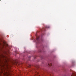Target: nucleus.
I'll list each match as a JSON object with an SVG mask.
<instances>
[{
	"mask_svg": "<svg viewBox=\"0 0 76 76\" xmlns=\"http://www.w3.org/2000/svg\"><path fill=\"white\" fill-rule=\"evenodd\" d=\"M2 47V48H6V45H5V44L3 45Z\"/></svg>",
	"mask_w": 76,
	"mask_h": 76,
	"instance_id": "obj_2",
	"label": "nucleus"
},
{
	"mask_svg": "<svg viewBox=\"0 0 76 76\" xmlns=\"http://www.w3.org/2000/svg\"><path fill=\"white\" fill-rule=\"evenodd\" d=\"M0 45H1V44H0Z\"/></svg>",
	"mask_w": 76,
	"mask_h": 76,
	"instance_id": "obj_11",
	"label": "nucleus"
},
{
	"mask_svg": "<svg viewBox=\"0 0 76 76\" xmlns=\"http://www.w3.org/2000/svg\"><path fill=\"white\" fill-rule=\"evenodd\" d=\"M29 58L31 57V56L29 57Z\"/></svg>",
	"mask_w": 76,
	"mask_h": 76,
	"instance_id": "obj_10",
	"label": "nucleus"
},
{
	"mask_svg": "<svg viewBox=\"0 0 76 76\" xmlns=\"http://www.w3.org/2000/svg\"><path fill=\"white\" fill-rule=\"evenodd\" d=\"M5 65L3 64V63H1V64H0V68L1 70L0 71V76H7V72H6L4 71V66Z\"/></svg>",
	"mask_w": 76,
	"mask_h": 76,
	"instance_id": "obj_1",
	"label": "nucleus"
},
{
	"mask_svg": "<svg viewBox=\"0 0 76 76\" xmlns=\"http://www.w3.org/2000/svg\"><path fill=\"white\" fill-rule=\"evenodd\" d=\"M7 47H8V45H7Z\"/></svg>",
	"mask_w": 76,
	"mask_h": 76,
	"instance_id": "obj_8",
	"label": "nucleus"
},
{
	"mask_svg": "<svg viewBox=\"0 0 76 76\" xmlns=\"http://www.w3.org/2000/svg\"><path fill=\"white\" fill-rule=\"evenodd\" d=\"M46 28H49V27H47H47H46Z\"/></svg>",
	"mask_w": 76,
	"mask_h": 76,
	"instance_id": "obj_6",
	"label": "nucleus"
},
{
	"mask_svg": "<svg viewBox=\"0 0 76 76\" xmlns=\"http://www.w3.org/2000/svg\"><path fill=\"white\" fill-rule=\"evenodd\" d=\"M36 40L37 41H39V37H37Z\"/></svg>",
	"mask_w": 76,
	"mask_h": 76,
	"instance_id": "obj_5",
	"label": "nucleus"
},
{
	"mask_svg": "<svg viewBox=\"0 0 76 76\" xmlns=\"http://www.w3.org/2000/svg\"><path fill=\"white\" fill-rule=\"evenodd\" d=\"M0 1H1V0H0Z\"/></svg>",
	"mask_w": 76,
	"mask_h": 76,
	"instance_id": "obj_12",
	"label": "nucleus"
},
{
	"mask_svg": "<svg viewBox=\"0 0 76 76\" xmlns=\"http://www.w3.org/2000/svg\"><path fill=\"white\" fill-rule=\"evenodd\" d=\"M71 76H76V73H75V74L73 73Z\"/></svg>",
	"mask_w": 76,
	"mask_h": 76,
	"instance_id": "obj_3",
	"label": "nucleus"
},
{
	"mask_svg": "<svg viewBox=\"0 0 76 76\" xmlns=\"http://www.w3.org/2000/svg\"><path fill=\"white\" fill-rule=\"evenodd\" d=\"M48 66H49L50 67L51 66H52V64L50 63V64H48Z\"/></svg>",
	"mask_w": 76,
	"mask_h": 76,
	"instance_id": "obj_4",
	"label": "nucleus"
},
{
	"mask_svg": "<svg viewBox=\"0 0 76 76\" xmlns=\"http://www.w3.org/2000/svg\"><path fill=\"white\" fill-rule=\"evenodd\" d=\"M36 58V57H34V58Z\"/></svg>",
	"mask_w": 76,
	"mask_h": 76,
	"instance_id": "obj_7",
	"label": "nucleus"
},
{
	"mask_svg": "<svg viewBox=\"0 0 76 76\" xmlns=\"http://www.w3.org/2000/svg\"><path fill=\"white\" fill-rule=\"evenodd\" d=\"M37 74H38V72H37Z\"/></svg>",
	"mask_w": 76,
	"mask_h": 76,
	"instance_id": "obj_9",
	"label": "nucleus"
}]
</instances>
